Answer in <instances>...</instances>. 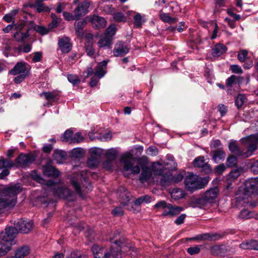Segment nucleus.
Wrapping results in <instances>:
<instances>
[{
  "label": "nucleus",
  "mask_w": 258,
  "mask_h": 258,
  "mask_svg": "<svg viewBox=\"0 0 258 258\" xmlns=\"http://www.w3.org/2000/svg\"><path fill=\"white\" fill-rule=\"evenodd\" d=\"M208 203V200L205 198V196L204 195L202 197L192 199L190 202V206L193 208L200 207L205 206Z\"/></svg>",
  "instance_id": "obj_22"
},
{
  "label": "nucleus",
  "mask_w": 258,
  "mask_h": 258,
  "mask_svg": "<svg viewBox=\"0 0 258 258\" xmlns=\"http://www.w3.org/2000/svg\"><path fill=\"white\" fill-rule=\"evenodd\" d=\"M183 175L181 173H178L174 176L168 175L167 178L163 176L160 179L161 183L163 185H167L172 183H177L182 180Z\"/></svg>",
  "instance_id": "obj_13"
},
{
  "label": "nucleus",
  "mask_w": 258,
  "mask_h": 258,
  "mask_svg": "<svg viewBox=\"0 0 258 258\" xmlns=\"http://www.w3.org/2000/svg\"><path fill=\"white\" fill-rule=\"evenodd\" d=\"M221 236L219 234L205 233L199 235L196 237L191 238L190 240H217L220 238Z\"/></svg>",
  "instance_id": "obj_19"
},
{
  "label": "nucleus",
  "mask_w": 258,
  "mask_h": 258,
  "mask_svg": "<svg viewBox=\"0 0 258 258\" xmlns=\"http://www.w3.org/2000/svg\"><path fill=\"white\" fill-rule=\"evenodd\" d=\"M116 165V162L109 160L106 159V160L103 163V167L106 170H111L114 168Z\"/></svg>",
  "instance_id": "obj_47"
},
{
  "label": "nucleus",
  "mask_w": 258,
  "mask_h": 258,
  "mask_svg": "<svg viewBox=\"0 0 258 258\" xmlns=\"http://www.w3.org/2000/svg\"><path fill=\"white\" fill-rule=\"evenodd\" d=\"M84 140V138L82 136L80 133H76L71 139V143H80Z\"/></svg>",
  "instance_id": "obj_52"
},
{
  "label": "nucleus",
  "mask_w": 258,
  "mask_h": 258,
  "mask_svg": "<svg viewBox=\"0 0 258 258\" xmlns=\"http://www.w3.org/2000/svg\"><path fill=\"white\" fill-rule=\"evenodd\" d=\"M246 97L244 95L239 94L237 96L235 103L237 108H240L245 101Z\"/></svg>",
  "instance_id": "obj_48"
},
{
  "label": "nucleus",
  "mask_w": 258,
  "mask_h": 258,
  "mask_svg": "<svg viewBox=\"0 0 258 258\" xmlns=\"http://www.w3.org/2000/svg\"><path fill=\"white\" fill-rule=\"evenodd\" d=\"M66 258H86V255H82L80 252L78 250H75L70 253L66 256Z\"/></svg>",
  "instance_id": "obj_56"
},
{
  "label": "nucleus",
  "mask_w": 258,
  "mask_h": 258,
  "mask_svg": "<svg viewBox=\"0 0 258 258\" xmlns=\"http://www.w3.org/2000/svg\"><path fill=\"white\" fill-rule=\"evenodd\" d=\"M92 25L96 29H100L104 28L106 25V21L105 20L101 17L98 16H94L91 20Z\"/></svg>",
  "instance_id": "obj_26"
},
{
  "label": "nucleus",
  "mask_w": 258,
  "mask_h": 258,
  "mask_svg": "<svg viewBox=\"0 0 258 258\" xmlns=\"http://www.w3.org/2000/svg\"><path fill=\"white\" fill-rule=\"evenodd\" d=\"M129 49L127 44L123 41H118L115 44L113 49V55L116 57L122 56L127 53Z\"/></svg>",
  "instance_id": "obj_9"
},
{
  "label": "nucleus",
  "mask_w": 258,
  "mask_h": 258,
  "mask_svg": "<svg viewBox=\"0 0 258 258\" xmlns=\"http://www.w3.org/2000/svg\"><path fill=\"white\" fill-rule=\"evenodd\" d=\"M11 244H8L1 240L0 242V257L5 255L11 248Z\"/></svg>",
  "instance_id": "obj_41"
},
{
  "label": "nucleus",
  "mask_w": 258,
  "mask_h": 258,
  "mask_svg": "<svg viewBox=\"0 0 258 258\" xmlns=\"http://www.w3.org/2000/svg\"><path fill=\"white\" fill-rule=\"evenodd\" d=\"M134 24L137 27H141L142 25V18L140 14L135 15L134 17Z\"/></svg>",
  "instance_id": "obj_57"
},
{
  "label": "nucleus",
  "mask_w": 258,
  "mask_h": 258,
  "mask_svg": "<svg viewBox=\"0 0 258 258\" xmlns=\"http://www.w3.org/2000/svg\"><path fill=\"white\" fill-rule=\"evenodd\" d=\"M32 157L27 154H21L16 159V162L22 167H25L32 163Z\"/></svg>",
  "instance_id": "obj_17"
},
{
  "label": "nucleus",
  "mask_w": 258,
  "mask_h": 258,
  "mask_svg": "<svg viewBox=\"0 0 258 258\" xmlns=\"http://www.w3.org/2000/svg\"><path fill=\"white\" fill-rule=\"evenodd\" d=\"M74 3L78 5L74 13L76 14V16H78L79 18L88 12V9L90 5V2L88 0H74Z\"/></svg>",
  "instance_id": "obj_5"
},
{
  "label": "nucleus",
  "mask_w": 258,
  "mask_h": 258,
  "mask_svg": "<svg viewBox=\"0 0 258 258\" xmlns=\"http://www.w3.org/2000/svg\"><path fill=\"white\" fill-rule=\"evenodd\" d=\"M19 11V9L13 10L3 17V20L7 23L12 22V24H14L15 23V16L18 14Z\"/></svg>",
  "instance_id": "obj_31"
},
{
  "label": "nucleus",
  "mask_w": 258,
  "mask_h": 258,
  "mask_svg": "<svg viewBox=\"0 0 258 258\" xmlns=\"http://www.w3.org/2000/svg\"><path fill=\"white\" fill-rule=\"evenodd\" d=\"M33 223L29 220L19 219L14 223L15 228L18 232L23 233H28L32 228Z\"/></svg>",
  "instance_id": "obj_6"
},
{
  "label": "nucleus",
  "mask_w": 258,
  "mask_h": 258,
  "mask_svg": "<svg viewBox=\"0 0 258 258\" xmlns=\"http://www.w3.org/2000/svg\"><path fill=\"white\" fill-rule=\"evenodd\" d=\"M92 251L95 258H119L118 253L112 249L107 251L105 248L94 245L92 247Z\"/></svg>",
  "instance_id": "obj_3"
},
{
  "label": "nucleus",
  "mask_w": 258,
  "mask_h": 258,
  "mask_svg": "<svg viewBox=\"0 0 258 258\" xmlns=\"http://www.w3.org/2000/svg\"><path fill=\"white\" fill-rule=\"evenodd\" d=\"M252 212H250L246 209L242 210L238 215V217L243 220H247L252 218Z\"/></svg>",
  "instance_id": "obj_43"
},
{
  "label": "nucleus",
  "mask_w": 258,
  "mask_h": 258,
  "mask_svg": "<svg viewBox=\"0 0 258 258\" xmlns=\"http://www.w3.org/2000/svg\"><path fill=\"white\" fill-rule=\"evenodd\" d=\"M209 181L208 177H201L194 174H189L184 179V185L186 189L193 192L204 188Z\"/></svg>",
  "instance_id": "obj_2"
},
{
  "label": "nucleus",
  "mask_w": 258,
  "mask_h": 258,
  "mask_svg": "<svg viewBox=\"0 0 258 258\" xmlns=\"http://www.w3.org/2000/svg\"><path fill=\"white\" fill-rule=\"evenodd\" d=\"M86 52L88 55L93 56L95 53V50L92 42H87L85 43Z\"/></svg>",
  "instance_id": "obj_45"
},
{
  "label": "nucleus",
  "mask_w": 258,
  "mask_h": 258,
  "mask_svg": "<svg viewBox=\"0 0 258 258\" xmlns=\"http://www.w3.org/2000/svg\"><path fill=\"white\" fill-rule=\"evenodd\" d=\"M118 155L117 151L114 149L108 150L105 154L106 159L109 160L116 162V158Z\"/></svg>",
  "instance_id": "obj_36"
},
{
  "label": "nucleus",
  "mask_w": 258,
  "mask_h": 258,
  "mask_svg": "<svg viewBox=\"0 0 258 258\" xmlns=\"http://www.w3.org/2000/svg\"><path fill=\"white\" fill-rule=\"evenodd\" d=\"M40 97H44L48 102H55L57 101L58 94L55 91L43 92L40 94Z\"/></svg>",
  "instance_id": "obj_29"
},
{
  "label": "nucleus",
  "mask_w": 258,
  "mask_h": 258,
  "mask_svg": "<svg viewBox=\"0 0 258 258\" xmlns=\"http://www.w3.org/2000/svg\"><path fill=\"white\" fill-rule=\"evenodd\" d=\"M132 155L131 153H126L122 155L120 158V162L123 164V169L125 171L131 170L133 174H138L140 172L139 166H134Z\"/></svg>",
  "instance_id": "obj_4"
},
{
  "label": "nucleus",
  "mask_w": 258,
  "mask_h": 258,
  "mask_svg": "<svg viewBox=\"0 0 258 258\" xmlns=\"http://www.w3.org/2000/svg\"><path fill=\"white\" fill-rule=\"evenodd\" d=\"M51 187H52L54 195L59 198L68 199L72 196L73 192L68 188L61 186L54 182Z\"/></svg>",
  "instance_id": "obj_8"
},
{
  "label": "nucleus",
  "mask_w": 258,
  "mask_h": 258,
  "mask_svg": "<svg viewBox=\"0 0 258 258\" xmlns=\"http://www.w3.org/2000/svg\"><path fill=\"white\" fill-rule=\"evenodd\" d=\"M101 150L98 148H92L90 150L91 157L96 158L98 160L100 158Z\"/></svg>",
  "instance_id": "obj_55"
},
{
  "label": "nucleus",
  "mask_w": 258,
  "mask_h": 258,
  "mask_svg": "<svg viewBox=\"0 0 258 258\" xmlns=\"http://www.w3.org/2000/svg\"><path fill=\"white\" fill-rule=\"evenodd\" d=\"M183 210V208L182 207L179 206H173L172 204H168L167 211H164L162 215L164 216L167 215L173 216L178 214Z\"/></svg>",
  "instance_id": "obj_20"
},
{
  "label": "nucleus",
  "mask_w": 258,
  "mask_h": 258,
  "mask_svg": "<svg viewBox=\"0 0 258 258\" xmlns=\"http://www.w3.org/2000/svg\"><path fill=\"white\" fill-rule=\"evenodd\" d=\"M28 71H27L26 63L24 62H18L17 63L14 68L11 70L10 73L13 75H16L20 73H24L25 74Z\"/></svg>",
  "instance_id": "obj_24"
},
{
  "label": "nucleus",
  "mask_w": 258,
  "mask_h": 258,
  "mask_svg": "<svg viewBox=\"0 0 258 258\" xmlns=\"http://www.w3.org/2000/svg\"><path fill=\"white\" fill-rule=\"evenodd\" d=\"M29 29L27 30L26 32L22 33L20 32H16L14 34V38L18 42H22L25 39L29 37V34L28 33Z\"/></svg>",
  "instance_id": "obj_39"
},
{
  "label": "nucleus",
  "mask_w": 258,
  "mask_h": 258,
  "mask_svg": "<svg viewBox=\"0 0 258 258\" xmlns=\"http://www.w3.org/2000/svg\"><path fill=\"white\" fill-rule=\"evenodd\" d=\"M86 24V22L85 20H80L75 22V29L78 36L82 37L84 36L83 29Z\"/></svg>",
  "instance_id": "obj_30"
},
{
  "label": "nucleus",
  "mask_w": 258,
  "mask_h": 258,
  "mask_svg": "<svg viewBox=\"0 0 258 258\" xmlns=\"http://www.w3.org/2000/svg\"><path fill=\"white\" fill-rule=\"evenodd\" d=\"M35 29V30L41 35H45L49 32L48 29L41 26H37Z\"/></svg>",
  "instance_id": "obj_63"
},
{
  "label": "nucleus",
  "mask_w": 258,
  "mask_h": 258,
  "mask_svg": "<svg viewBox=\"0 0 258 258\" xmlns=\"http://www.w3.org/2000/svg\"><path fill=\"white\" fill-rule=\"evenodd\" d=\"M114 20L117 22H120L125 21V17L124 15L119 12L115 13L113 16Z\"/></svg>",
  "instance_id": "obj_60"
},
{
  "label": "nucleus",
  "mask_w": 258,
  "mask_h": 258,
  "mask_svg": "<svg viewBox=\"0 0 258 258\" xmlns=\"http://www.w3.org/2000/svg\"><path fill=\"white\" fill-rule=\"evenodd\" d=\"M226 51V47L221 44H217L212 49V53L214 56H219Z\"/></svg>",
  "instance_id": "obj_32"
},
{
  "label": "nucleus",
  "mask_w": 258,
  "mask_h": 258,
  "mask_svg": "<svg viewBox=\"0 0 258 258\" xmlns=\"http://www.w3.org/2000/svg\"><path fill=\"white\" fill-rule=\"evenodd\" d=\"M31 176L34 180L41 184L46 185L48 187L51 186L53 184V181L52 180H49L46 181L44 179L41 178V176L35 170L31 172Z\"/></svg>",
  "instance_id": "obj_25"
},
{
  "label": "nucleus",
  "mask_w": 258,
  "mask_h": 258,
  "mask_svg": "<svg viewBox=\"0 0 258 258\" xmlns=\"http://www.w3.org/2000/svg\"><path fill=\"white\" fill-rule=\"evenodd\" d=\"M160 18L163 22L168 23L169 24H173L177 21V19L176 18H172L169 16V14L166 13H160Z\"/></svg>",
  "instance_id": "obj_40"
},
{
  "label": "nucleus",
  "mask_w": 258,
  "mask_h": 258,
  "mask_svg": "<svg viewBox=\"0 0 258 258\" xmlns=\"http://www.w3.org/2000/svg\"><path fill=\"white\" fill-rule=\"evenodd\" d=\"M98 162L99 160L96 158L90 157L87 161V164L90 167H95L97 166Z\"/></svg>",
  "instance_id": "obj_64"
},
{
  "label": "nucleus",
  "mask_w": 258,
  "mask_h": 258,
  "mask_svg": "<svg viewBox=\"0 0 258 258\" xmlns=\"http://www.w3.org/2000/svg\"><path fill=\"white\" fill-rule=\"evenodd\" d=\"M117 194L120 202L123 205H126L132 197L131 193L123 186L118 188Z\"/></svg>",
  "instance_id": "obj_11"
},
{
  "label": "nucleus",
  "mask_w": 258,
  "mask_h": 258,
  "mask_svg": "<svg viewBox=\"0 0 258 258\" xmlns=\"http://www.w3.org/2000/svg\"><path fill=\"white\" fill-rule=\"evenodd\" d=\"M68 79L69 81L74 85H77L80 82V80L78 78V77L75 75H68Z\"/></svg>",
  "instance_id": "obj_54"
},
{
  "label": "nucleus",
  "mask_w": 258,
  "mask_h": 258,
  "mask_svg": "<svg viewBox=\"0 0 258 258\" xmlns=\"http://www.w3.org/2000/svg\"><path fill=\"white\" fill-rule=\"evenodd\" d=\"M71 184L76 192L78 193L80 196L83 195L81 188L79 182L78 181V178L75 179V177H72L71 178Z\"/></svg>",
  "instance_id": "obj_42"
},
{
  "label": "nucleus",
  "mask_w": 258,
  "mask_h": 258,
  "mask_svg": "<svg viewBox=\"0 0 258 258\" xmlns=\"http://www.w3.org/2000/svg\"><path fill=\"white\" fill-rule=\"evenodd\" d=\"M63 16L65 20L67 21H73L79 19L78 16H76V14L72 15L69 12H64L63 13Z\"/></svg>",
  "instance_id": "obj_59"
},
{
  "label": "nucleus",
  "mask_w": 258,
  "mask_h": 258,
  "mask_svg": "<svg viewBox=\"0 0 258 258\" xmlns=\"http://www.w3.org/2000/svg\"><path fill=\"white\" fill-rule=\"evenodd\" d=\"M77 176L80 178V180L83 184V186H85V192H88L89 190H91L92 189L91 184L90 181L87 177L86 172L85 171H81L80 175H78Z\"/></svg>",
  "instance_id": "obj_27"
},
{
  "label": "nucleus",
  "mask_w": 258,
  "mask_h": 258,
  "mask_svg": "<svg viewBox=\"0 0 258 258\" xmlns=\"http://www.w3.org/2000/svg\"><path fill=\"white\" fill-rule=\"evenodd\" d=\"M251 135L248 136L243 140V142L247 145V149H241L237 145L236 142H231L229 144V150L238 156H241L243 158H246L251 156L253 153L256 150V144L254 142H252L250 139Z\"/></svg>",
  "instance_id": "obj_1"
},
{
  "label": "nucleus",
  "mask_w": 258,
  "mask_h": 258,
  "mask_svg": "<svg viewBox=\"0 0 258 258\" xmlns=\"http://www.w3.org/2000/svg\"><path fill=\"white\" fill-rule=\"evenodd\" d=\"M116 30L115 25H110L106 30L105 36H108L112 38V37L115 34Z\"/></svg>",
  "instance_id": "obj_51"
},
{
  "label": "nucleus",
  "mask_w": 258,
  "mask_h": 258,
  "mask_svg": "<svg viewBox=\"0 0 258 258\" xmlns=\"http://www.w3.org/2000/svg\"><path fill=\"white\" fill-rule=\"evenodd\" d=\"M18 233L17 230L15 227L7 228L5 229V232L1 233L0 237L4 242L11 244L12 245Z\"/></svg>",
  "instance_id": "obj_7"
},
{
  "label": "nucleus",
  "mask_w": 258,
  "mask_h": 258,
  "mask_svg": "<svg viewBox=\"0 0 258 258\" xmlns=\"http://www.w3.org/2000/svg\"><path fill=\"white\" fill-rule=\"evenodd\" d=\"M193 164L195 167L203 168L206 173H209L211 171L210 165L205 163L204 157L203 156L196 158L194 161Z\"/></svg>",
  "instance_id": "obj_16"
},
{
  "label": "nucleus",
  "mask_w": 258,
  "mask_h": 258,
  "mask_svg": "<svg viewBox=\"0 0 258 258\" xmlns=\"http://www.w3.org/2000/svg\"><path fill=\"white\" fill-rule=\"evenodd\" d=\"M142 172L140 175L139 180L142 183L147 182L151 177L152 173L150 168L146 165H142Z\"/></svg>",
  "instance_id": "obj_18"
},
{
  "label": "nucleus",
  "mask_w": 258,
  "mask_h": 258,
  "mask_svg": "<svg viewBox=\"0 0 258 258\" xmlns=\"http://www.w3.org/2000/svg\"><path fill=\"white\" fill-rule=\"evenodd\" d=\"M250 194L244 188L243 185H241L235 194V199L237 203H240L242 201L247 199Z\"/></svg>",
  "instance_id": "obj_15"
},
{
  "label": "nucleus",
  "mask_w": 258,
  "mask_h": 258,
  "mask_svg": "<svg viewBox=\"0 0 258 258\" xmlns=\"http://www.w3.org/2000/svg\"><path fill=\"white\" fill-rule=\"evenodd\" d=\"M212 159L216 163L219 162L225 157V153L222 149L213 151H212Z\"/></svg>",
  "instance_id": "obj_33"
},
{
  "label": "nucleus",
  "mask_w": 258,
  "mask_h": 258,
  "mask_svg": "<svg viewBox=\"0 0 258 258\" xmlns=\"http://www.w3.org/2000/svg\"><path fill=\"white\" fill-rule=\"evenodd\" d=\"M151 199V197L148 195L141 196L134 201V204L137 207L136 208H134L133 205H131L128 206L127 209L134 213L139 212L140 211L139 206L142 204L150 203Z\"/></svg>",
  "instance_id": "obj_10"
},
{
  "label": "nucleus",
  "mask_w": 258,
  "mask_h": 258,
  "mask_svg": "<svg viewBox=\"0 0 258 258\" xmlns=\"http://www.w3.org/2000/svg\"><path fill=\"white\" fill-rule=\"evenodd\" d=\"M240 247L245 249L258 250V241L256 240H246L241 243Z\"/></svg>",
  "instance_id": "obj_23"
},
{
  "label": "nucleus",
  "mask_w": 258,
  "mask_h": 258,
  "mask_svg": "<svg viewBox=\"0 0 258 258\" xmlns=\"http://www.w3.org/2000/svg\"><path fill=\"white\" fill-rule=\"evenodd\" d=\"M43 1L44 0H37L35 4L30 5L29 7L36 9L38 13L46 11L47 10L45 9L44 4L42 3Z\"/></svg>",
  "instance_id": "obj_38"
},
{
  "label": "nucleus",
  "mask_w": 258,
  "mask_h": 258,
  "mask_svg": "<svg viewBox=\"0 0 258 258\" xmlns=\"http://www.w3.org/2000/svg\"><path fill=\"white\" fill-rule=\"evenodd\" d=\"M237 164V159L234 156H230L228 157L226 161V165L228 167H233Z\"/></svg>",
  "instance_id": "obj_46"
},
{
  "label": "nucleus",
  "mask_w": 258,
  "mask_h": 258,
  "mask_svg": "<svg viewBox=\"0 0 258 258\" xmlns=\"http://www.w3.org/2000/svg\"><path fill=\"white\" fill-rule=\"evenodd\" d=\"M29 250V247L28 246H23L17 250L15 255L17 258H24L28 254Z\"/></svg>",
  "instance_id": "obj_35"
},
{
  "label": "nucleus",
  "mask_w": 258,
  "mask_h": 258,
  "mask_svg": "<svg viewBox=\"0 0 258 258\" xmlns=\"http://www.w3.org/2000/svg\"><path fill=\"white\" fill-rule=\"evenodd\" d=\"M58 44L61 51L63 53H68L72 49V45L68 37L64 36L59 38Z\"/></svg>",
  "instance_id": "obj_14"
},
{
  "label": "nucleus",
  "mask_w": 258,
  "mask_h": 258,
  "mask_svg": "<svg viewBox=\"0 0 258 258\" xmlns=\"http://www.w3.org/2000/svg\"><path fill=\"white\" fill-rule=\"evenodd\" d=\"M112 38L108 36H105L101 38L98 42V46L100 47H110L111 44Z\"/></svg>",
  "instance_id": "obj_34"
},
{
  "label": "nucleus",
  "mask_w": 258,
  "mask_h": 258,
  "mask_svg": "<svg viewBox=\"0 0 258 258\" xmlns=\"http://www.w3.org/2000/svg\"><path fill=\"white\" fill-rule=\"evenodd\" d=\"M187 251L191 255L197 254L200 251V247L198 245L190 247L187 248Z\"/></svg>",
  "instance_id": "obj_62"
},
{
  "label": "nucleus",
  "mask_w": 258,
  "mask_h": 258,
  "mask_svg": "<svg viewBox=\"0 0 258 258\" xmlns=\"http://www.w3.org/2000/svg\"><path fill=\"white\" fill-rule=\"evenodd\" d=\"M84 152L83 149L80 148H75L71 151L72 156L75 158H80L82 157L84 155Z\"/></svg>",
  "instance_id": "obj_50"
},
{
  "label": "nucleus",
  "mask_w": 258,
  "mask_h": 258,
  "mask_svg": "<svg viewBox=\"0 0 258 258\" xmlns=\"http://www.w3.org/2000/svg\"><path fill=\"white\" fill-rule=\"evenodd\" d=\"M152 170L154 174L160 175L163 173L162 165L159 163H155L152 165Z\"/></svg>",
  "instance_id": "obj_44"
},
{
  "label": "nucleus",
  "mask_w": 258,
  "mask_h": 258,
  "mask_svg": "<svg viewBox=\"0 0 258 258\" xmlns=\"http://www.w3.org/2000/svg\"><path fill=\"white\" fill-rule=\"evenodd\" d=\"M247 54H248V52L247 50H241L238 53V58L240 61L243 62L245 61V60L247 56Z\"/></svg>",
  "instance_id": "obj_61"
},
{
  "label": "nucleus",
  "mask_w": 258,
  "mask_h": 258,
  "mask_svg": "<svg viewBox=\"0 0 258 258\" xmlns=\"http://www.w3.org/2000/svg\"><path fill=\"white\" fill-rule=\"evenodd\" d=\"M184 196V192L180 188H174L171 192V196L172 198L176 200L183 198Z\"/></svg>",
  "instance_id": "obj_37"
},
{
  "label": "nucleus",
  "mask_w": 258,
  "mask_h": 258,
  "mask_svg": "<svg viewBox=\"0 0 258 258\" xmlns=\"http://www.w3.org/2000/svg\"><path fill=\"white\" fill-rule=\"evenodd\" d=\"M219 192V189L217 187L208 190L204 194L205 198L208 200V202L209 203H212L217 198Z\"/></svg>",
  "instance_id": "obj_28"
},
{
  "label": "nucleus",
  "mask_w": 258,
  "mask_h": 258,
  "mask_svg": "<svg viewBox=\"0 0 258 258\" xmlns=\"http://www.w3.org/2000/svg\"><path fill=\"white\" fill-rule=\"evenodd\" d=\"M73 132L71 130H67L61 137V140L62 142H68L72 138Z\"/></svg>",
  "instance_id": "obj_53"
},
{
  "label": "nucleus",
  "mask_w": 258,
  "mask_h": 258,
  "mask_svg": "<svg viewBox=\"0 0 258 258\" xmlns=\"http://www.w3.org/2000/svg\"><path fill=\"white\" fill-rule=\"evenodd\" d=\"M44 175L48 177H56L59 175V172L54 167L50 165H45L42 167Z\"/></svg>",
  "instance_id": "obj_21"
},
{
  "label": "nucleus",
  "mask_w": 258,
  "mask_h": 258,
  "mask_svg": "<svg viewBox=\"0 0 258 258\" xmlns=\"http://www.w3.org/2000/svg\"><path fill=\"white\" fill-rule=\"evenodd\" d=\"M242 185H243L250 194L257 192L258 191V178L249 179Z\"/></svg>",
  "instance_id": "obj_12"
},
{
  "label": "nucleus",
  "mask_w": 258,
  "mask_h": 258,
  "mask_svg": "<svg viewBox=\"0 0 258 258\" xmlns=\"http://www.w3.org/2000/svg\"><path fill=\"white\" fill-rule=\"evenodd\" d=\"M168 205V204H167L165 201H161L157 203L154 206V207L155 209H164V211H167Z\"/></svg>",
  "instance_id": "obj_58"
},
{
  "label": "nucleus",
  "mask_w": 258,
  "mask_h": 258,
  "mask_svg": "<svg viewBox=\"0 0 258 258\" xmlns=\"http://www.w3.org/2000/svg\"><path fill=\"white\" fill-rule=\"evenodd\" d=\"M242 172V168H238L232 170L229 174V178L231 179H235L237 178Z\"/></svg>",
  "instance_id": "obj_49"
}]
</instances>
